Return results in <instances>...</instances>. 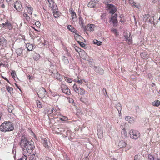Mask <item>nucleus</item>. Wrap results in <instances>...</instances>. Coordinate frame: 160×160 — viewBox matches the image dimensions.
I'll return each instance as SVG.
<instances>
[{
  "mask_svg": "<svg viewBox=\"0 0 160 160\" xmlns=\"http://www.w3.org/2000/svg\"><path fill=\"white\" fill-rule=\"evenodd\" d=\"M20 145L23 151V153L26 154L27 153H28L31 152L34 148L33 142L28 140L25 136H23L21 137Z\"/></svg>",
  "mask_w": 160,
  "mask_h": 160,
  "instance_id": "nucleus-1",
  "label": "nucleus"
},
{
  "mask_svg": "<svg viewBox=\"0 0 160 160\" xmlns=\"http://www.w3.org/2000/svg\"><path fill=\"white\" fill-rule=\"evenodd\" d=\"M14 127L12 123L9 122H4L0 126V130L6 132L13 130Z\"/></svg>",
  "mask_w": 160,
  "mask_h": 160,
  "instance_id": "nucleus-2",
  "label": "nucleus"
},
{
  "mask_svg": "<svg viewBox=\"0 0 160 160\" xmlns=\"http://www.w3.org/2000/svg\"><path fill=\"white\" fill-rule=\"evenodd\" d=\"M129 133L130 138L133 139H137L140 136V133L136 130L131 129Z\"/></svg>",
  "mask_w": 160,
  "mask_h": 160,
  "instance_id": "nucleus-3",
  "label": "nucleus"
},
{
  "mask_svg": "<svg viewBox=\"0 0 160 160\" xmlns=\"http://www.w3.org/2000/svg\"><path fill=\"white\" fill-rule=\"evenodd\" d=\"M61 88L62 92L65 94L69 95L70 94V90L68 88L66 85L62 84L61 85Z\"/></svg>",
  "mask_w": 160,
  "mask_h": 160,
  "instance_id": "nucleus-4",
  "label": "nucleus"
},
{
  "mask_svg": "<svg viewBox=\"0 0 160 160\" xmlns=\"http://www.w3.org/2000/svg\"><path fill=\"white\" fill-rule=\"evenodd\" d=\"M37 94L39 97L42 98L45 96L46 94V91L44 88H41L37 92Z\"/></svg>",
  "mask_w": 160,
  "mask_h": 160,
  "instance_id": "nucleus-5",
  "label": "nucleus"
},
{
  "mask_svg": "<svg viewBox=\"0 0 160 160\" xmlns=\"http://www.w3.org/2000/svg\"><path fill=\"white\" fill-rule=\"evenodd\" d=\"M14 7L18 11L20 12L22 9V7L19 1H17L14 4Z\"/></svg>",
  "mask_w": 160,
  "mask_h": 160,
  "instance_id": "nucleus-6",
  "label": "nucleus"
},
{
  "mask_svg": "<svg viewBox=\"0 0 160 160\" xmlns=\"http://www.w3.org/2000/svg\"><path fill=\"white\" fill-rule=\"evenodd\" d=\"M1 27H3L5 29H8L9 30H11L12 28V26L11 24V23L8 22H6L5 23H2V24L1 25Z\"/></svg>",
  "mask_w": 160,
  "mask_h": 160,
  "instance_id": "nucleus-7",
  "label": "nucleus"
},
{
  "mask_svg": "<svg viewBox=\"0 0 160 160\" xmlns=\"http://www.w3.org/2000/svg\"><path fill=\"white\" fill-rule=\"evenodd\" d=\"M108 7L109 11V13L112 15L116 11L117 9L115 6L112 4H108Z\"/></svg>",
  "mask_w": 160,
  "mask_h": 160,
  "instance_id": "nucleus-8",
  "label": "nucleus"
},
{
  "mask_svg": "<svg viewBox=\"0 0 160 160\" xmlns=\"http://www.w3.org/2000/svg\"><path fill=\"white\" fill-rule=\"evenodd\" d=\"M94 70L96 72L99 74L102 75L104 73V71L102 68L99 66L94 67L93 68Z\"/></svg>",
  "mask_w": 160,
  "mask_h": 160,
  "instance_id": "nucleus-9",
  "label": "nucleus"
},
{
  "mask_svg": "<svg viewBox=\"0 0 160 160\" xmlns=\"http://www.w3.org/2000/svg\"><path fill=\"white\" fill-rule=\"evenodd\" d=\"M52 75L58 80L61 81L62 79V76L60 75L57 71H56L55 72H53Z\"/></svg>",
  "mask_w": 160,
  "mask_h": 160,
  "instance_id": "nucleus-10",
  "label": "nucleus"
},
{
  "mask_svg": "<svg viewBox=\"0 0 160 160\" xmlns=\"http://www.w3.org/2000/svg\"><path fill=\"white\" fill-rule=\"evenodd\" d=\"M117 14H115L114 15V16L111 17V18L110 19V21H112V22L113 23V25L114 26L117 25V24L118 22V20L117 19Z\"/></svg>",
  "mask_w": 160,
  "mask_h": 160,
  "instance_id": "nucleus-11",
  "label": "nucleus"
},
{
  "mask_svg": "<svg viewBox=\"0 0 160 160\" xmlns=\"http://www.w3.org/2000/svg\"><path fill=\"white\" fill-rule=\"evenodd\" d=\"M98 2L97 0H92L89 2L88 4V6L90 8L94 7Z\"/></svg>",
  "mask_w": 160,
  "mask_h": 160,
  "instance_id": "nucleus-12",
  "label": "nucleus"
},
{
  "mask_svg": "<svg viewBox=\"0 0 160 160\" xmlns=\"http://www.w3.org/2000/svg\"><path fill=\"white\" fill-rule=\"evenodd\" d=\"M125 118L126 121H128V122L130 124L133 123L134 122L133 118L132 117L127 116L125 117Z\"/></svg>",
  "mask_w": 160,
  "mask_h": 160,
  "instance_id": "nucleus-13",
  "label": "nucleus"
},
{
  "mask_svg": "<svg viewBox=\"0 0 160 160\" xmlns=\"http://www.w3.org/2000/svg\"><path fill=\"white\" fill-rule=\"evenodd\" d=\"M75 92L81 95H84L85 94V90L83 89L79 88L78 89L75 90Z\"/></svg>",
  "mask_w": 160,
  "mask_h": 160,
  "instance_id": "nucleus-14",
  "label": "nucleus"
},
{
  "mask_svg": "<svg viewBox=\"0 0 160 160\" xmlns=\"http://www.w3.org/2000/svg\"><path fill=\"white\" fill-rule=\"evenodd\" d=\"M126 143L123 140H121L118 143V146L119 148H122L126 147Z\"/></svg>",
  "mask_w": 160,
  "mask_h": 160,
  "instance_id": "nucleus-15",
  "label": "nucleus"
},
{
  "mask_svg": "<svg viewBox=\"0 0 160 160\" xmlns=\"http://www.w3.org/2000/svg\"><path fill=\"white\" fill-rule=\"evenodd\" d=\"M7 44V41L4 38H0V45L6 46Z\"/></svg>",
  "mask_w": 160,
  "mask_h": 160,
  "instance_id": "nucleus-16",
  "label": "nucleus"
},
{
  "mask_svg": "<svg viewBox=\"0 0 160 160\" xmlns=\"http://www.w3.org/2000/svg\"><path fill=\"white\" fill-rule=\"evenodd\" d=\"M115 107L118 110L119 115L121 114V111L122 110L121 105L120 103H118Z\"/></svg>",
  "mask_w": 160,
  "mask_h": 160,
  "instance_id": "nucleus-17",
  "label": "nucleus"
},
{
  "mask_svg": "<svg viewBox=\"0 0 160 160\" xmlns=\"http://www.w3.org/2000/svg\"><path fill=\"white\" fill-rule=\"evenodd\" d=\"M129 3L132 6L135 8H138V6L137 5L136 3L133 0H128Z\"/></svg>",
  "mask_w": 160,
  "mask_h": 160,
  "instance_id": "nucleus-18",
  "label": "nucleus"
},
{
  "mask_svg": "<svg viewBox=\"0 0 160 160\" xmlns=\"http://www.w3.org/2000/svg\"><path fill=\"white\" fill-rule=\"evenodd\" d=\"M42 142L44 147L46 148H48V141L45 138H43L42 140Z\"/></svg>",
  "mask_w": 160,
  "mask_h": 160,
  "instance_id": "nucleus-19",
  "label": "nucleus"
},
{
  "mask_svg": "<svg viewBox=\"0 0 160 160\" xmlns=\"http://www.w3.org/2000/svg\"><path fill=\"white\" fill-rule=\"evenodd\" d=\"M121 135L122 137L123 138H125L127 137V132L124 128L122 129L121 131Z\"/></svg>",
  "mask_w": 160,
  "mask_h": 160,
  "instance_id": "nucleus-20",
  "label": "nucleus"
},
{
  "mask_svg": "<svg viewBox=\"0 0 160 160\" xmlns=\"http://www.w3.org/2000/svg\"><path fill=\"white\" fill-rule=\"evenodd\" d=\"M94 25L93 24H92L89 25H88L87 29L88 31H92L94 30Z\"/></svg>",
  "mask_w": 160,
  "mask_h": 160,
  "instance_id": "nucleus-21",
  "label": "nucleus"
},
{
  "mask_svg": "<svg viewBox=\"0 0 160 160\" xmlns=\"http://www.w3.org/2000/svg\"><path fill=\"white\" fill-rule=\"evenodd\" d=\"M97 134L99 138H102L103 137V131L102 129H99L98 130Z\"/></svg>",
  "mask_w": 160,
  "mask_h": 160,
  "instance_id": "nucleus-22",
  "label": "nucleus"
},
{
  "mask_svg": "<svg viewBox=\"0 0 160 160\" xmlns=\"http://www.w3.org/2000/svg\"><path fill=\"white\" fill-rule=\"evenodd\" d=\"M154 18L153 16H151L150 17L148 20V22H149L151 24H153L154 27L155 26V24L154 22Z\"/></svg>",
  "mask_w": 160,
  "mask_h": 160,
  "instance_id": "nucleus-23",
  "label": "nucleus"
},
{
  "mask_svg": "<svg viewBox=\"0 0 160 160\" xmlns=\"http://www.w3.org/2000/svg\"><path fill=\"white\" fill-rule=\"evenodd\" d=\"M87 60L88 62L91 67H93L94 68L95 67L94 66V62H93V60L92 58H89L88 59H87Z\"/></svg>",
  "mask_w": 160,
  "mask_h": 160,
  "instance_id": "nucleus-24",
  "label": "nucleus"
},
{
  "mask_svg": "<svg viewBox=\"0 0 160 160\" xmlns=\"http://www.w3.org/2000/svg\"><path fill=\"white\" fill-rule=\"evenodd\" d=\"M150 17L149 14H146L144 15L143 17V20L145 22H148V20Z\"/></svg>",
  "mask_w": 160,
  "mask_h": 160,
  "instance_id": "nucleus-25",
  "label": "nucleus"
},
{
  "mask_svg": "<svg viewBox=\"0 0 160 160\" xmlns=\"http://www.w3.org/2000/svg\"><path fill=\"white\" fill-rule=\"evenodd\" d=\"M26 47L29 51H32L33 49L32 45L29 43H27L26 45Z\"/></svg>",
  "mask_w": 160,
  "mask_h": 160,
  "instance_id": "nucleus-26",
  "label": "nucleus"
},
{
  "mask_svg": "<svg viewBox=\"0 0 160 160\" xmlns=\"http://www.w3.org/2000/svg\"><path fill=\"white\" fill-rule=\"evenodd\" d=\"M27 10L28 13L31 15L32 13L33 8L31 7H28L27 8Z\"/></svg>",
  "mask_w": 160,
  "mask_h": 160,
  "instance_id": "nucleus-27",
  "label": "nucleus"
},
{
  "mask_svg": "<svg viewBox=\"0 0 160 160\" xmlns=\"http://www.w3.org/2000/svg\"><path fill=\"white\" fill-rule=\"evenodd\" d=\"M62 58L63 62L65 64H67L68 63L69 61L68 59L66 57L64 56H63Z\"/></svg>",
  "mask_w": 160,
  "mask_h": 160,
  "instance_id": "nucleus-28",
  "label": "nucleus"
},
{
  "mask_svg": "<svg viewBox=\"0 0 160 160\" xmlns=\"http://www.w3.org/2000/svg\"><path fill=\"white\" fill-rule=\"evenodd\" d=\"M160 104V102L159 100L154 101L152 102V105L153 106H158Z\"/></svg>",
  "mask_w": 160,
  "mask_h": 160,
  "instance_id": "nucleus-29",
  "label": "nucleus"
},
{
  "mask_svg": "<svg viewBox=\"0 0 160 160\" xmlns=\"http://www.w3.org/2000/svg\"><path fill=\"white\" fill-rule=\"evenodd\" d=\"M93 42L94 44H96L98 46L101 45L102 43V42H101L98 41L97 40H94L93 41Z\"/></svg>",
  "mask_w": 160,
  "mask_h": 160,
  "instance_id": "nucleus-30",
  "label": "nucleus"
},
{
  "mask_svg": "<svg viewBox=\"0 0 160 160\" xmlns=\"http://www.w3.org/2000/svg\"><path fill=\"white\" fill-rule=\"evenodd\" d=\"M40 58V56L39 54L35 53L33 55V58L35 60H38Z\"/></svg>",
  "mask_w": 160,
  "mask_h": 160,
  "instance_id": "nucleus-31",
  "label": "nucleus"
},
{
  "mask_svg": "<svg viewBox=\"0 0 160 160\" xmlns=\"http://www.w3.org/2000/svg\"><path fill=\"white\" fill-rule=\"evenodd\" d=\"M125 38L129 44H131L132 43V40L130 37H128V36H125Z\"/></svg>",
  "mask_w": 160,
  "mask_h": 160,
  "instance_id": "nucleus-32",
  "label": "nucleus"
},
{
  "mask_svg": "<svg viewBox=\"0 0 160 160\" xmlns=\"http://www.w3.org/2000/svg\"><path fill=\"white\" fill-rule=\"evenodd\" d=\"M16 52L18 56H20L22 52V50L21 49L18 48L16 50Z\"/></svg>",
  "mask_w": 160,
  "mask_h": 160,
  "instance_id": "nucleus-33",
  "label": "nucleus"
},
{
  "mask_svg": "<svg viewBox=\"0 0 160 160\" xmlns=\"http://www.w3.org/2000/svg\"><path fill=\"white\" fill-rule=\"evenodd\" d=\"M23 155L19 160H27V155L25 153H23Z\"/></svg>",
  "mask_w": 160,
  "mask_h": 160,
  "instance_id": "nucleus-34",
  "label": "nucleus"
},
{
  "mask_svg": "<svg viewBox=\"0 0 160 160\" xmlns=\"http://www.w3.org/2000/svg\"><path fill=\"white\" fill-rule=\"evenodd\" d=\"M64 130L63 128H58L56 129V132H57L58 134L60 133V132L62 131H64Z\"/></svg>",
  "mask_w": 160,
  "mask_h": 160,
  "instance_id": "nucleus-35",
  "label": "nucleus"
},
{
  "mask_svg": "<svg viewBox=\"0 0 160 160\" xmlns=\"http://www.w3.org/2000/svg\"><path fill=\"white\" fill-rule=\"evenodd\" d=\"M36 156L34 154L31 155L29 158V160H36Z\"/></svg>",
  "mask_w": 160,
  "mask_h": 160,
  "instance_id": "nucleus-36",
  "label": "nucleus"
},
{
  "mask_svg": "<svg viewBox=\"0 0 160 160\" xmlns=\"http://www.w3.org/2000/svg\"><path fill=\"white\" fill-rule=\"evenodd\" d=\"M23 16L27 21H29L30 20V18L26 13H24Z\"/></svg>",
  "mask_w": 160,
  "mask_h": 160,
  "instance_id": "nucleus-37",
  "label": "nucleus"
},
{
  "mask_svg": "<svg viewBox=\"0 0 160 160\" xmlns=\"http://www.w3.org/2000/svg\"><path fill=\"white\" fill-rule=\"evenodd\" d=\"M79 24H81L82 26H83V25H84L83 20L82 18H81V17L79 18Z\"/></svg>",
  "mask_w": 160,
  "mask_h": 160,
  "instance_id": "nucleus-38",
  "label": "nucleus"
},
{
  "mask_svg": "<svg viewBox=\"0 0 160 160\" xmlns=\"http://www.w3.org/2000/svg\"><path fill=\"white\" fill-rule=\"evenodd\" d=\"M37 106L39 108H41L42 106V104L39 101H37Z\"/></svg>",
  "mask_w": 160,
  "mask_h": 160,
  "instance_id": "nucleus-39",
  "label": "nucleus"
},
{
  "mask_svg": "<svg viewBox=\"0 0 160 160\" xmlns=\"http://www.w3.org/2000/svg\"><path fill=\"white\" fill-rule=\"evenodd\" d=\"M141 56L143 59H145V58H147L148 57V55L146 53H142L141 54Z\"/></svg>",
  "mask_w": 160,
  "mask_h": 160,
  "instance_id": "nucleus-40",
  "label": "nucleus"
},
{
  "mask_svg": "<svg viewBox=\"0 0 160 160\" xmlns=\"http://www.w3.org/2000/svg\"><path fill=\"white\" fill-rule=\"evenodd\" d=\"M83 82H85V80H84L81 79H80V80H79L78 78V80H77V81H76V82H78V83L81 84L83 83Z\"/></svg>",
  "mask_w": 160,
  "mask_h": 160,
  "instance_id": "nucleus-41",
  "label": "nucleus"
},
{
  "mask_svg": "<svg viewBox=\"0 0 160 160\" xmlns=\"http://www.w3.org/2000/svg\"><path fill=\"white\" fill-rule=\"evenodd\" d=\"M65 80L69 83L71 82L72 80L68 78H65Z\"/></svg>",
  "mask_w": 160,
  "mask_h": 160,
  "instance_id": "nucleus-42",
  "label": "nucleus"
},
{
  "mask_svg": "<svg viewBox=\"0 0 160 160\" xmlns=\"http://www.w3.org/2000/svg\"><path fill=\"white\" fill-rule=\"evenodd\" d=\"M13 108L12 106H11L8 108V110L9 112H11L13 110Z\"/></svg>",
  "mask_w": 160,
  "mask_h": 160,
  "instance_id": "nucleus-43",
  "label": "nucleus"
},
{
  "mask_svg": "<svg viewBox=\"0 0 160 160\" xmlns=\"http://www.w3.org/2000/svg\"><path fill=\"white\" fill-rule=\"evenodd\" d=\"M72 17V19L76 18V15L74 12H72L71 13Z\"/></svg>",
  "mask_w": 160,
  "mask_h": 160,
  "instance_id": "nucleus-44",
  "label": "nucleus"
},
{
  "mask_svg": "<svg viewBox=\"0 0 160 160\" xmlns=\"http://www.w3.org/2000/svg\"><path fill=\"white\" fill-rule=\"evenodd\" d=\"M78 42L82 47H85L86 45L83 42L79 41H78Z\"/></svg>",
  "mask_w": 160,
  "mask_h": 160,
  "instance_id": "nucleus-45",
  "label": "nucleus"
},
{
  "mask_svg": "<svg viewBox=\"0 0 160 160\" xmlns=\"http://www.w3.org/2000/svg\"><path fill=\"white\" fill-rule=\"evenodd\" d=\"M7 90L9 92H12L13 91V89L12 88L10 87L9 86H8L7 88Z\"/></svg>",
  "mask_w": 160,
  "mask_h": 160,
  "instance_id": "nucleus-46",
  "label": "nucleus"
},
{
  "mask_svg": "<svg viewBox=\"0 0 160 160\" xmlns=\"http://www.w3.org/2000/svg\"><path fill=\"white\" fill-rule=\"evenodd\" d=\"M111 31L115 34V35H117L118 34V32L116 29H112L111 30Z\"/></svg>",
  "mask_w": 160,
  "mask_h": 160,
  "instance_id": "nucleus-47",
  "label": "nucleus"
},
{
  "mask_svg": "<svg viewBox=\"0 0 160 160\" xmlns=\"http://www.w3.org/2000/svg\"><path fill=\"white\" fill-rule=\"evenodd\" d=\"M60 119L62 121H65L67 119V117L64 116H62V117L60 118Z\"/></svg>",
  "mask_w": 160,
  "mask_h": 160,
  "instance_id": "nucleus-48",
  "label": "nucleus"
},
{
  "mask_svg": "<svg viewBox=\"0 0 160 160\" xmlns=\"http://www.w3.org/2000/svg\"><path fill=\"white\" fill-rule=\"evenodd\" d=\"M148 158L150 160H155L153 156L151 155H148Z\"/></svg>",
  "mask_w": 160,
  "mask_h": 160,
  "instance_id": "nucleus-49",
  "label": "nucleus"
},
{
  "mask_svg": "<svg viewBox=\"0 0 160 160\" xmlns=\"http://www.w3.org/2000/svg\"><path fill=\"white\" fill-rule=\"evenodd\" d=\"M11 75L12 77L14 78L16 76V73L15 71H12L11 73Z\"/></svg>",
  "mask_w": 160,
  "mask_h": 160,
  "instance_id": "nucleus-50",
  "label": "nucleus"
},
{
  "mask_svg": "<svg viewBox=\"0 0 160 160\" xmlns=\"http://www.w3.org/2000/svg\"><path fill=\"white\" fill-rule=\"evenodd\" d=\"M73 89L75 92V90L78 89L79 88L77 87V85L76 84H74L73 86Z\"/></svg>",
  "mask_w": 160,
  "mask_h": 160,
  "instance_id": "nucleus-51",
  "label": "nucleus"
},
{
  "mask_svg": "<svg viewBox=\"0 0 160 160\" xmlns=\"http://www.w3.org/2000/svg\"><path fill=\"white\" fill-rule=\"evenodd\" d=\"M71 31L74 33H75L76 34V32H77V30L75 28H74L73 27ZM76 34L77 35H78V34Z\"/></svg>",
  "mask_w": 160,
  "mask_h": 160,
  "instance_id": "nucleus-52",
  "label": "nucleus"
},
{
  "mask_svg": "<svg viewBox=\"0 0 160 160\" xmlns=\"http://www.w3.org/2000/svg\"><path fill=\"white\" fill-rule=\"evenodd\" d=\"M67 28L70 31H71V30L72 29L73 27L72 26L69 25L67 26Z\"/></svg>",
  "mask_w": 160,
  "mask_h": 160,
  "instance_id": "nucleus-53",
  "label": "nucleus"
},
{
  "mask_svg": "<svg viewBox=\"0 0 160 160\" xmlns=\"http://www.w3.org/2000/svg\"><path fill=\"white\" fill-rule=\"evenodd\" d=\"M35 24L38 27H39L40 26V23L39 21H37L35 22Z\"/></svg>",
  "mask_w": 160,
  "mask_h": 160,
  "instance_id": "nucleus-54",
  "label": "nucleus"
},
{
  "mask_svg": "<svg viewBox=\"0 0 160 160\" xmlns=\"http://www.w3.org/2000/svg\"><path fill=\"white\" fill-rule=\"evenodd\" d=\"M58 12H56L54 13H53L54 16L55 18H57V17L58 16Z\"/></svg>",
  "mask_w": 160,
  "mask_h": 160,
  "instance_id": "nucleus-55",
  "label": "nucleus"
},
{
  "mask_svg": "<svg viewBox=\"0 0 160 160\" xmlns=\"http://www.w3.org/2000/svg\"><path fill=\"white\" fill-rule=\"evenodd\" d=\"M75 50L77 52H79L81 51V49L78 48V47H76V48H75Z\"/></svg>",
  "mask_w": 160,
  "mask_h": 160,
  "instance_id": "nucleus-56",
  "label": "nucleus"
},
{
  "mask_svg": "<svg viewBox=\"0 0 160 160\" xmlns=\"http://www.w3.org/2000/svg\"><path fill=\"white\" fill-rule=\"evenodd\" d=\"M53 110L54 109H51L50 111L48 110V111L47 113L49 114L52 113L53 112Z\"/></svg>",
  "mask_w": 160,
  "mask_h": 160,
  "instance_id": "nucleus-57",
  "label": "nucleus"
},
{
  "mask_svg": "<svg viewBox=\"0 0 160 160\" xmlns=\"http://www.w3.org/2000/svg\"><path fill=\"white\" fill-rule=\"evenodd\" d=\"M134 160H139L138 156V155H136L134 157Z\"/></svg>",
  "mask_w": 160,
  "mask_h": 160,
  "instance_id": "nucleus-58",
  "label": "nucleus"
},
{
  "mask_svg": "<svg viewBox=\"0 0 160 160\" xmlns=\"http://www.w3.org/2000/svg\"><path fill=\"white\" fill-rule=\"evenodd\" d=\"M103 92L105 96L107 95V92L105 88H103Z\"/></svg>",
  "mask_w": 160,
  "mask_h": 160,
  "instance_id": "nucleus-59",
  "label": "nucleus"
},
{
  "mask_svg": "<svg viewBox=\"0 0 160 160\" xmlns=\"http://www.w3.org/2000/svg\"><path fill=\"white\" fill-rule=\"evenodd\" d=\"M80 100H81V101L82 102H84L86 101V99L85 98H80Z\"/></svg>",
  "mask_w": 160,
  "mask_h": 160,
  "instance_id": "nucleus-60",
  "label": "nucleus"
},
{
  "mask_svg": "<svg viewBox=\"0 0 160 160\" xmlns=\"http://www.w3.org/2000/svg\"><path fill=\"white\" fill-rule=\"evenodd\" d=\"M69 102L70 103H72L74 102V100L72 98H70L69 99Z\"/></svg>",
  "mask_w": 160,
  "mask_h": 160,
  "instance_id": "nucleus-61",
  "label": "nucleus"
},
{
  "mask_svg": "<svg viewBox=\"0 0 160 160\" xmlns=\"http://www.w3.org/2000/svg\"><path fill=\"white\" fill-rule=\"evenodd\" d=\"M45 159L46 160H52L51 158L48 157H46Z\"/></svg>",
  "mask_w": 160,
  "mask_h": 160,
  "instance_id": "nucleus-62",
  "label": "nucleus"
},
{
  "mask_svg": "<svg viewBox=\"0 0 160 160\" xmlns=\"http://www.w3.org/2000/svg\"><path fill=\"white\" fill-rule=\"evenodd\" d=\"M2 78L4 79L6 81H7L8 82H9V81L6 78L3 77H2Z\"/></svg>",
  "mask_w": 160,
  "mask_h": 160,
  "instance_id": "nucleus-63",
  "label": "nucleus"
},
{
  "mask_svg": "<svg viewBox=\"0 0 160 160\" xmlns=\"http://www.w3.org/2000/svg\"><path fill=\"white\" fill-rule=\"evenodd\" d=\"M1 7L2 8H4L5 7V6L4 4H2L1 5Z\"/></svg>",
  "mask_w": 160,
  "mask_h": 160,
  "instance_id": "nucleus-64",
  "label": "nucleus"
}]
</instances>
